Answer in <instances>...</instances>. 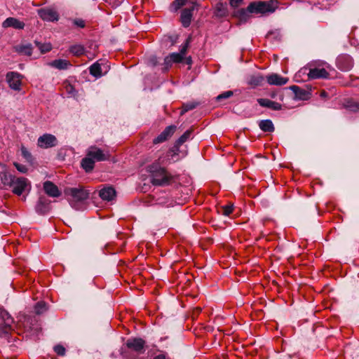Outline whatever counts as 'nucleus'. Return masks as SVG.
<instances>
[{
	"label": "nucleus",
	"instance_id": "f257e3e1",
	"mask_svg": "<svg viewBox=\"0 0 359 359\" xmlns=\"http://www.w3.org/2000/svg\"><path fill=\"white\" fill-rule=\"evenodd\" d=\"M164 160L159 156L158 160L147 166V172L150 174L151 182L154 186L165 187L174 180V176L161 165Z\"/></svg>",
	"mask_w": 359,
	"mask_h": 359
},
{
	"label": "nucleus",
	"instance_id": "f03ea898",
	"mask_svg": "<svg viewBox=\"0 0 359 359\" xmlns=\"http://www.w3.org/2000/svg\"><path fill=\"white\" fill-rule=\"evenodd\" d=\"M175 9H178L182 6L185 8L182 11L181 22L184 27L190 25L193 12L198 9V4L196 0H176L173 3Z\"/></svg>",
	"mask_w": 359,
	"mask_h": 359
},
{
	"label": "nucleus",
	"instance_id": "7ed1b4c3",
	"mask_svg": "<svg viewBox=\"0 0 359 359\" xmlns=\"http://www.w3.org/2000/svg\"><path fill=\"white\" fill-rule=\"evenodd\" d=\"M64 193L68 198V201L72 207L78 209L79 203L83 202L89 198L90 191L82 186L78 187H67Z\"/></svg>",
	"mask_w": 359,
	"mask_h": 359
},
{
	"label": "nucleus",
	"instance_id": "20e7f679",
	"mask_svg": "<svg viewBox=\"0 0 359 359\" xmlns=\"http://www.w3.org/2000/svg\"><path fill=\"white\" fill-rule=\"evenodd\" d=\"M278 8L276 0L258 1L251 2L248 6V11L251 14H266L273 13Z\"/></svg>",
	"mask_w": 359,
	"mask_h": 359
},
{
	"label": "nucleus",
	"instance_id": "39448f33",
	"mask_svg": "<svg viewBox=\"0 0 359 359\" xmlns=\"http://www.w3.org/2000/svg\"><path fill=\"white\" fill-rule=\"evenodd\" d=\"M29 185L27 179L15 177L9 188L12 189L13 194L20 196Z\"/></svg>",
	"mask_w": 359,
	"mask_h": 359
},
{
	"label": "nucleus",
	"instance_id": "423d86ee",
	"mask_svg": "<svg viewBox=\"0 0 359 359\" xmlns=\"http://www.w3.org/2000/svg\"><path fill=\"white\" fill-rule=\"evenodd\" d=\"M57 144V140L53 135L44 134L40 136L37 141V145L43 149L55 147Z\"/></svg>",
	"mask_w": 359,
	"mask_h": 359
},
{
	"label": "nucleus",
	"instance_id": "0eeeda50",
	"mask_svg": "<svg viewBox=\"0 0 359 359\" xmlns=\"http://www.w3.org/2000/svg\"><path fill=\"white\" fill-rule=\"evenodd\" d=\"M13 323V320L10 314L5 309L0 308V331L7 333Z\"/></svg>",
	"mask_w": 359,
	"mask_h": 359
},
{
	"label": "nucleus",
	"instance_id": "6e6552de",
	"mask_svg": "<svg viewBox=\"0 0 359 359\" xmlns=\"http://www.w3.org/2000/svg\"><path fill=\"white\" fill-rule=\"evenodd\" d=\"M39 17L46 21L54 22L57 21L59 15L56 11L50 8H43L38 10Z\"/></svg>",
	"mask_w": 359,
	"mask_h": 359
},
{
	"label": "nucleus",
	"instance_id": "1a4fd4ad",
	"mask_svg": "<svg viewBox=\"0 0 359 359\" xmlns=\"http://www.w3.org/2000/svg\"><path fill=\"white\" fill-rule=\"evenodd\" d=\"M126 345L128 348L138 353H144L145 341L141 338H133L127 340Z\"/></svg>",
	"mask_w": 359,
	"mask_h": 359
},
{
	"label": "nucleus",
	"instance_id": "9d476101",
	"mask_svg": "<svg viewBox=\"0 0 359 359\" xmlns=\"http://www.w3.org/2000/svg\"><path fill=\"white\" fill-rule=\"evenodd\" d=\"M87 156L93 159L95 162L107 160L109 156L107 154H104L102 149L95 146L89 147L87 151Z\"/></svg>",
	"mask_w": 359,
	"mask_h": 359
},
{
	"label": "nucleus",
	"instance_id": "9b49d317",
	"mask_svg": "<svg viewBox=\"0 0 359 359\" xmlns=\"http://www.w3.org/2000/svg\"><path fill=\"white\" fill-rule=\"evenodd\" d=\"M177 127L175 126H169L164 130L153 140V144H157L168 140L175 132Z\"/></svg>",
	"mask_w": 359,
	"mask_h": 359
},
{
	"label": "nucleus",
	"instance_id": "f8f14e48",
	"mask_svg": "<svg viewBox=\"0 0 359 359\" xmlns=\"http://www.w3.org/2000/svg\"><path fill=\"white\" fill-rule=\"evenodd\" d=\"M7 81L11 88L20 90L21 86L20 75L15 72H9L6 75Z\"/></svg>",
	"mask_w": 359,
	"mask_h": 359
},
{
	"label": "nucleus",
	"instance_id": "ddd939ff",
	"mask_svg": "<svg viewBox=\"0 0 359 359\" xmlns=\"http://www.w3.org/2000/svg\"><path fill=\"white\" fill-rule=\"evenodd\" d=\"M329 73L325 68L314 67L309 69L308 76L311 79H327L329 77Z\"/></svg>",
	"mask_w": 359,
	"mask_h": 359
},
{
	"label": "nucleus",
	"instance_id": "4468645a",
	"mask_svg": "<svg viewBox=\"0 0 359 359\" xmlns=\"http://www.w3.org/2000/svg\"><path fill=\"white\" fill-rule=\"evenodd\" d=\"M25 24L15 18H8L2 23L4 28L13 27L16 29H23Z\"/></svg>",
	"mask_w": 359,
	"mask_h": 359
},
{
	"label": "nucleus",
	"instance_id": "2eb2a0df",
	"mask_svg": "<svg viewBox=\"0 0 359 359\" xmlns=\"http://www.w3.org/2000/svg\"><path fill=\"white\" fill-rule=\"evenodd\" d=\"M288 78L283 77L278 74H271L266 76V81L269 85L283 86L288 81Z\"/></svg>",
	"mask_w": 359,
	"mask_h": 359
},
{
	"label": "nucleus",
	"instance_id": "dca6fc26",
	"mask_svg": "<svg viewBox=\"0 0 359 359\" xmlns=\"http://www.w3.org/2000/svg\"><path fill=\"white\" fill-rule=\"evenodd\" d=\"M43 189L45 193L50 197H58L61 194L58 187L50 181H46L43 183Z\"/></svg>",
	"mask_w": 359,
	"mask_h": 359
},
{
	"label": "nucleus",
	"instance_id": "f3484780",
	"mask_svg": "<svg viewBox=\"0 0 359 359\" xmlns=\"http://www.w3.org/2000/svg\"><path fill=\"white\" fill-rule=\"evenodd\" d=\"M14 50L20 55L30 56L32 54V46L31 43H21L13 47Z\"/></svg>",
	"mask_w": 359,
	"mask_h": 359
},
{
	"label": "nucleus",
	"instance_id": "a211bd4d",
	"mask_svg": "<svg viewBox=\"0 0 359 359\" xmlns=\"http://www.w3.org/2000/svg\"><path fill=\"white\" fill-rule=\"evenodd\" d=\"M257 102L264 107H267L273 110L278 111L282 109V105L276 102L266 98H259Z\"/></svg>",
	"mask_w": 359,
	"mask_h": 359
},
{
	"label": "nucleus",
	"instance_id": "6ab92c4d",
	"mask_svg": "<svg viewBox=\"0 0 359 359\" xmlns=\"http://www.w3.org/2000/svg\"><path fill=\"white\" fill-rule=\"evenodd\" d=\"M99 196L102 200L110 201L116 196V191L113 187H107L100 191Z\"/></svg>",
	"mask_w": 359,
	"mask_h": 359
},
{
	"label": "nucleus",
	"instance_id": "aec40b11",
	"mask_svg": "<svg viewBox=\"0 0 359 359\" xmlns=\"http://www.w3.org/2000/svg\"><path fill=\"white\" fill-rule=\"evenodd\" d=\"M182 54L179 53H173L167 56L164 60V64L165 65V68L168 69L172 63H179L181 62L183 60Z\"/></svg>",
	"mask_w": 359,
	"mask_h": 359
},
{
	"label": "nucleus",
	"instance_id": "412c9836",
	"mask_svg": "<svg viewBox=\"0 0 359 359\" xmlns=\"http://www.w3.org/2000/svg\"><path fill=\"white\" fill-rule=\"evenodd\" d=\"M290 88L294 93L296 98L299 100H306L310 97V93L307 90L297 86H291Z\"/></svg>",
	"mask_w": 359,
	"mask_h": 359
},
{
	"label": "nucleus",
	"instance_id": "4be33fe9",
	"mask_svg": "<svg viewBox=\"0 0 359 359\" xmlns=\"http://www.w3.org/2000/svg\"><path fill=\"white\" fill-rule=\"evenodd\" d=\"M228 13L226 4L219 2L215 5L214 13L217 17H225L228 15Z\"/></svg>",
	"mask_w": 359,
	"mask_h": 359
},
{
	"label": "nucleus",
	"instance_id": "5701e85b",
	"mask_svg": "<svg viewBox=\"0 0 359 359\" xmlns=\"http://www.w3.org/2000/svg\"><path fill=\"white\" fill-rule=\"evenodd\" d=\"M264 81V77L260 74L251 75L248 80V83L252 87L262 86Z\"/></svg>",
	"mask_w": 359,
	"mask_h": 359
},
{
	"label": "nucleus",
	"instance_id": "b1692460",
	"mask_svg": "<svg viewBox=\"0 0 359 359\" xmlns=\"http://www.w3.org/2000/svg\"><path fill=\"white\" fill-rule=\"evenodd\" d=\"M49 210V204L46 199L44 198H40L36 205V210L40 214H45Z\"/></svg>",
	"mask_w": 359,
	"mask_h": 359
},
{
	"label": "nucleus",
	"instance_id": "393cba45",
	"mask_svg": "<svg viewBox=\"0 0 359 359\" xmlns=\"http://www.w3.org/2000/svg\"><path fill=\"white\" fill-rule=\"evenodd\" d=\"M49 65L57 69H66L69 66H71V63L68 60L62 59L55 60L52 61Z\"/></svg>",
	"mask_w": 359,
	"mask_h": 359
},
{
	"label": "nucleus",
	"instance_id": "a878e982",
	"mask_svg": "<svg viewBox=\"0 0 359 359\" xmlns=\"http://www.w3.org/2000/svg\"><path fill=\"white\" fill-rule=\"evenodd\" d=\"M95 165V161L90 156L86 155V157L81 161V167L85 170L86 172H90L93 170Z\"/></svg>",
	"mask_w": 359,
	"mask_h": 359
},
{
	"label": "nucleus",
	"instance_id": "bb28decb",
	"mask_svg": "<svg viewBox=\"0 0 359 359\" xmlns=\"http://www.w3.org/2000/svg\"><path fill=\"white\" fill-rule=\"evenodd\" d=\"M15 176L11 175L10 172L4 171L0 172V178L2 184L5 187H10L13 180H14Z\"/></svg>",
	"mask_w": 359,
	"mask_h": 359
},
{
	"label": "nucleus",
	"instance_id": "cd10ccee",
	"mask_svg": "<svg viewBox=\"0 0 359 359\" xmlns=\"http://www.w3.org/2000/svg\"><path fill=\"white\" fill-rule=\"evenodd\" d=\"M250 14L251 13L248 11V8L246 9L241 8L234 13V16L241 22H245L249 19Z\"/></svg>",
	"mask_w": 359,
	"mask_h": 359
},
{
	"label": "nucleus",
	"instance_id": "c85d7f7f",
	"mask_svg": "<svg viewBox=\"0 0 359 359\" xmlns=\"http://www.w3.org/2000/svg\"><path fill=\"white\" fill-rule=\"evenodd\" d=\"M69 52L74 56L80 57L85 53V48L81 44H74L69 48Z\"/></svg>",
	"mask_w": 359,
	"mask_h": 359
},
{
	"label": "nucleus",
	"instance_id": "c756f323",
	"mask_svg": "<svg viewBox=\"0 0 359 359\" xmlns=\"http://www.w3.org/2000/svg\"><path fill=\"white\" fill-rule=\"evenodd\" d=\"M259 126L260 129L264 132H273L274 126L271 120H262L259 122Z\"/></svg>",
	"mask_w": 359,
	"mask_h": 359
},
{
	"label": "nucleus",
	"instance_id": "7c9ffc66",
	"mask_svg": "<svg viewBox=\"0 0 359 359\" xmlns=\"http://www.w3.org/2000/svg\"><path fill=\"white\" fill-rule=\"evenodd\" d=\"M90 74L97 78L100 77L102 76V69L100 65L97 62L92 65L90 68Z\"/></svg>",
	"mask_w": 359,
	"mask_h": 359
},
{
	"label": "nucleus",
	"instance_id": "2f4dec72",
	"mask_svg": "<svg viewBox=\"0 0 359 359\" xmlns=\"http://www.w3.org/2000/svg\"><path fill=\"white\" fill-rule=\"evenodd\" d=\"M192 133V130H187L175 142V147H180L183 143H184L188 139H189Z\"/></svg>",
	"mask_w": 359,
	"mask_h": 359
},
{
	"label": "nucleus",
	"instance_id": "473e14b6",
	"mask_svg": "<svg viewBox=\"0 0 359 359\" xmlns=\"http://www.w3.org/2000/svg\"><path fill=\"white\" fill-rule=\"evenodd\" d=\"M344 105L351 111H356L359 110V102H357L353 100H346Z\"/></svg>",
	"mask_w": 359,
	"mask_h": 359
},
{
	"label": "nucleus",
	"instance_id": "72a5a7b5",
	"mask_svg": "<svg viewBox=\"0 0 359 359\" xmlns=\"http://www.w3.org/2000/svg\"><path fill=\"white\" fill-rule=\"evenodd\" d=\"M198 105V102H191L184 104L182 109L181 115L184 114L185 112H187L188 111L195 109Z\"/></svg>",
	"mask_w": 359,
	"mask_h": 359
},
{
	"label": "nucleus",
	"instance_id": "f704fd0d",
	"mask_svg": "<svg viewBox=\"0 0 359 359\" xmlns=\"http://www.w3.org/2000/svg\"><path fill=\"white\" fill-rule=\"evenodd\" d=\"M36 46L40 50L41 53H46L47 52H49L52 49V46L50 43H41L39 42L36 41L35 42Z\"/></svg>",
	"mask_w": 359,
	"mask_h": 359
},
{
	"label": "nucleus",
	"instance_id": "c9c22d12",
	"mask_svg": "<svg viewBox=\"0 0 359 359\" xmlns=\"http://www.w3.org/2000/svg\"><path fill=\"white\" fill-rule=\"evenodd\" d=\"M34 309L36 314L43 313L47 310L46 304L43 302H39L35 305Z\"/></svg>",
	"mask_w": 359,
	"mask_h": 359
},
{
	"label": "nucleus",
	"instance_id": "e433bc0d",
	"mask_svg": "<svg viewBox=\"0 0 359 359\" xmlns=\"http://www.w3.org/2000/svg\"><path fill=\"white\" fill-rule=\"evenodd\" d=\"M233 210V205L232 204L224 205L221 208L220 212L222 215L225 216H229L231 213H232Z\"/></svg>",
	"mask_w": 359,
	"mask_h": 359
},
{
	"label": "nucleus",
	"instance_id": "4c0bfd02",
	"mask_svg": "<svg viewBox=\"0 0 359 359\" xmlns=\"http://www.w3.org/2000/svg\"><path fill=\"white\" fill-rule=\"evenodd\" d=\"M233 95V91L231 90H228V91H226V92H224L222 93H221L220 95H219L217 97V101H220L223 99H227V98H229L230 97H231L232 95Z\"/></svg>",
	"mask_w": 359,
	"mask_h": 359
},
{
	"label": "nucleus",
	"instance_id": "58836bf2",
	"mask_svg": "<svg viewBox=\"0 0 359 359\" xmlns=\"http://www.w3.org/2000/svg\"><path fill=\"white\" fill-rule=\"evenodd\" d=\"M54 351L58 355L63 356V355H65L66 350H65V348L63 346H62L60 344H57V345L54 346Z\"/></svg>",
	"mask_w": 359,
	"mask_h": 359
},
{
	"label": "nucleus",
	"instance_id": "ea45409f",
	"mask_svg": "<svg viewBox=\"0 0 359 359\" xmlns=\"http://www.w3.org/2000/svg\"><path fill=\"white\" fill-rule=\"evenodd\" d=\"M112 8H116L121 4L123 0H104Z\"/></svg>",
	"mask_w": 359,
	"mask_h": 359
},
{
	"label": "nucleus",
	"instance_id": "a19ab883",
	"mask_svg": "<svg viewBox=\"0 0 359 359\" xmlns=\"http://www.w3.org/2000/svg\"><path fill=\"white\" fill-rule=\"evenodd\" d=\"M21 153L24 158H25L27 161L32 160V155L30 152L25 147H21Z\"/></svg>",
	"mask_w": 359,
	"mask_h": 359
},
{
	"label": "nucleus",
	"instance_id": "79ce46f5",
	"mask_svg": "<svg viewBox=\"0 0 359 359\" xmlns=\"http://www.w3.org/2000/svg\"><path fill=\"white\" fill-rule=\"evenodd\" d=\"M190 41H191V38L189 37L187 40H186V42L184 43V45L182 47L181 50H180V52L179 53L182 54V56L184 57V55H185L186 52H187V50L189 47V43H190Z\"/></svg>",
	"mask_w": 359,
	"mask_h": 359
},
{
	"label": "nucleus",
	"instance_id": "37998d69",
	"mask_svg": "<svg viewBox=\"0 0 359 359\" xmlns=\"http://www.w3.org/2000/svg\"><path fill=\"white\" fill-rule=\"evenodd\" d=\"M73 23L74 25H76L80 28H83L86 26L85 21L83 20L79 19V18H76V19L74 20Z\"/></svg>",
	"mask_w": 359,
	"mask_h": 359
},
{
	"label": "nucleus",
	"instance_id": "c03bdc74",
	"mask_svg": "<svg viewBox=\"0 0 359 359\" xmlns=\"http://www.w3.org/2000/svg\"><path fill=\"white\" fill-rule=\"evenodd\" d=\"M14 165L16 168V169L20 172L25 173L27 171V168L24 165L18 163H14Z\"/></svg>",
	"mask_w": 359,
	"mask_h": 359
},
{
	"label": "nucleus",
	"instance_id": "a18cd8bd",
	"mask_svg": "<svg viewBox=\"0 0 359 359\" xmlns=\"http://www.w3.org/2000/svg\"><path fill=\"white\" fill-rule=\"evenodd\" d=\"M243 0H230V5L232 7H238Z\"/></svg>",
	"mask_w": 359,
	"mask_h": 359
},
{
	"label": "nucleus",
	"instance_id": "49530a36",
	"mask_svg": "<svg viewBox=\"0 0 359 359\" xmlns=\"http://www.w3.org/2000/svg\"><path fill=\"white\" fill-rule=\"evenodd\" d=\"M66 90L67 92L69 93V94H73L74 91V88L73 87V86H72L71 84H67L66 86Z\"/></svg>",
	"mask_w": 359,
	"mask_h": 359
},
{
	"label": "nucleus",
	"instance_id": "de8ad7c7",
	"mask_svg": "<svg viewBox=\"0 0 359 359\" xmlns=\"http://www.w3.org/2000/svg\"><path fill=\"white\" fill-rule=\"evenodd\" d=\"M154 359H165V356L164 355H158L156 356Z\"/></svg>",
	"mask_w": 359,
	"mask_h": 359
},
{
	"label": "nucleus",
	"instance_id": "09e8293b",
	"mask_svg": "<svg viewBox=\"0 0 359 359\" xmlns=\"http://www.w3.org/2000/svg\"><path fill=\"white\" fill-rule=\"evenodd\" d=\"M327 93L325 90H323L320 92V97H327Z\"/></svg>",
	"mask_w": 359,
	"mask_h": 359
},
{
	"label": "nucleus",
	"instance_id": "8fccbe9b",
	"mask_svg": "<svg viewBox=\"0 0 359 359\" xmlns=\"http://www.w3.org/2000/svg\"><path fill=\"white\" fill-rule=\"evenodd\" d=\"M190 62H191V58H189V59L187 60V63H190Z\"/></svg>",
	"mask_w": 359,
	"mask_h": 359
}]
</instances>
